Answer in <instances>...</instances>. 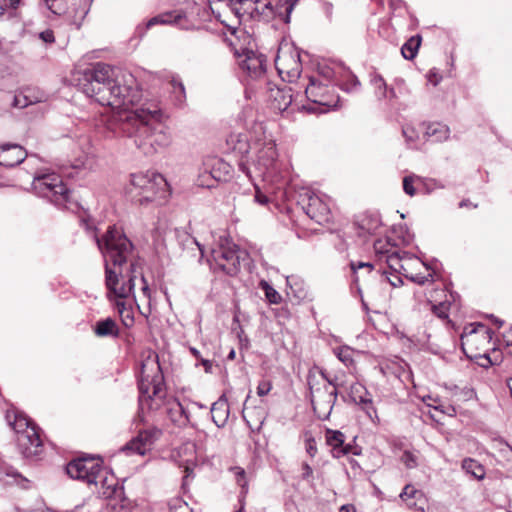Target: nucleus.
<instances>
[{"instance_id":"obj_17","label":"nucleus","mask_w":512,"mask_h":512,"mask_svg":"<svg viewBox=\"0 0 512 512\" xmlns=\"http://www.w3.org/2000/svg\"><path fill=\"white\" fill-rule=\"evenodd\" d=\"M446 188L442 182L432 178L409 175L403 179L404 192H433L434 190Z\"/></svg>"},{"instance_id":"obj_61","label":"nucleus","mask_w":512,"mask_h":512,"mask_svg":"<svg viewBox=\"0 0 512 512\" xmlns=\"http://www.w3.org/2000/svg\"><path fill=\"white\" fill-rule=\"evenodd\" d=\"M201 365L204 367L206 373L212 372L213 362L204 358L200 359Z\"/></svg>"},{"instance_id":"obj_48","label":"nucleus","mask_w":512,"mask_h":512,"mask_svg":"<svg viewBox=\"0 0 512 512\" xmlns=\"http://www.w3.org/2000/svg\"><path fill=\"white\" fill-rule=\"evenodd\" d=\"M448 308L449 306L445 302L432 306L433 313L441 319L448 318Z\"/></svg>"},{"instance_id":"obj_30","label":"nucleus","mask_w":512,"mask_h":512,"mask_svg":"<svg viewBox=\"0 0 512 512\" xmlns=\"http://www.w3.org/2000/svg\"><path fill=\"white\" fill-rule=\"evenodd\" d=\"M94 332L99 337L118 336V328L115 321L111 318L98 321L95 325Z\"/></svg>"},{"instance_id":"obj_22","label":"nucleus","mask_w":512,"mask_h":512,"mask_svg":"<svg viewBox=\"0 0 512 512\" xmlns=\"http://www.w3.org/2000/svg\"><path fill=\"white\" fill-rule=\"evenodd\" d=\"M356 224L361 231L360 234H375L382 226L379 213L367 211L359 215Z\"/></svg>"},{"instance_id":"obj_50","label":"nucleus","mask_w":512,"mask_h":512,"mask_svg":"<svg viewBox=\"0 0 512 512\" xmlns=\"http://www.w3.org/2000/svg\"><path fill=\"white\" fill-rule=\"evenodd\" d=\"M170 512H192V510L186 502L176 500L175 503L170 506Z\"/></svg>"},{"instance_id":"obj_8","label":"nucleus","mask_w":512,"mask_h":512,"mask_svg":"<svg viewBox=\"0 0 512 512\" xmlns=\"http://www.w3.org/2000/svg\"><path fill=\"white\" fill-rule=\"evenodd\" d=\"M212 257L219 269L229 276H235L240 271L241 262L247 260L248 253L234 244L214 249Z\"/></svg>"},{"instance_id":"obj_13","label":"nucleus","mask_w":512,"mask_h":512,"mask_svg":"<svg viewBox=\"0 0 512 512\" xmlns=\"http://www.w3.org/2000/svg\"><path fill=\"white\" fill-rule=\"evenodd\" d=\"M307 197L306 214L317 223L328 222L330 220L331 208L328 202L327 194H300Z\"/></svg>"},{"instance_id":"obj_27","label":"nucleus","mask_w":512,"mask_h":512,"mask_svg":"<svg viewBox=\"0 0 512 512\" xmlns=\"http://www.w3.org/2000/svg\"><path fill=\"white\" fill-rule=\"evenodd\" d=\"M386 253V262L389 268L403 275V273L407 271V267L403 263L408 259L407 253L404 252L402 255L400 254L399 251H386ZM409 260H411V258H409Z\"/></svg>"},{"instance_id":"obj_38","label":"nucleus","mask_w":512,"mask_h":512,"mask_svg":"<svg viewBox=\"0 0 512 512\" xmlns=\"http://www.w3.org/2000/svg\"><path fill=\"white\" fill-rule=\"evenodd\" d=\"M353 352V349L349 346H341L334 349V353L337 358L346 366H349L353 363Z\"/></svg>"},{"instance_id":"obj_4","label":"nucleus","mask_w":512,"mask_h":512,"mask_svg":"<svg viewBox=\"0 0 512 512\" xmlns=\"http://www.w3.org/2000/svg\"><path fill=\"white\" fill-rule=\"evenodd\" d=\"M166 119L164 112L154 104L130 109V138L145 156H153L172 143Z\"/></svg>"},{"instance_id":"obj_44","label":"nucleus","mask_w":512,"mask_h":512,"mask_svg":"<svg viewBox=\"0 0 512 512\" xmlns=\"http://www.w3.org/2000/svg\"><path fill=\"white\" fill-rule=\"evenodd\" d=\"M175 22V18L171 14H162L151 18L145 25V29H148L157 24H171Z\"/></svg>"},{"instance_id":"obj_60","label":"nucleus","mask_w":512,"mask_h":512,"mask_svg":"<svg viewBox=\"0 0 512 512\" xmlns=\"http://www.w3.org/2000/svg\"><path fill=\"white\" fill-rule=\"evenodd\" d=\"M360 403H362V404L367 406L366 407V413L368 414L369 417H372L370 410H372L374 413H376L375 409L372 406V400L371 399L360 397Z\"/></svg>"},{"instance_id":"obj_56","label":"nucleus","mask_w":512,"mask_h":512,"mask_svg":"<svg viewBox=\"0 0 512 512\" xmlns=\"http://www.w3.org/2000/svg\"><path fill=\"white\" fill-rule=\"evenodd\" d=\"M402 132L408 142H414L418 137L414 128L409 126L404 127Z\"/></svg>"},{"instance_id":"obj_23","label":"nucleus","mask_w":512,"mask_h":512,"mask_svg":"<svg viewBox=\"0 0 512 512\" xmlns=\"http://www.w3.org/2000/svg\"><path fill=\"white\" fill-rule=\"evenodd\" d=\"M229 417V405L225 395H222L211 407V418L214 424L221 428Z\"/></svg>"},{"instance_id":"obj_59","label":"nucleus","mask_w":512,"mask_h":512,"mask_svg":"<svg viewBox=\"0 0 512 512\" xmlns=\"http://www.w3.org/2000/svg\"><path fill=\"white\" fill-rule=\"evenodd\" d=\"M40 38L46 43H52L55 41L52 30H45L39 34Z\"/></svg>"},{"instance_id":"obj_28","label":"nucleus","mask_w":512,"mask_h":512,"mask_svg":"<svg viewBox=\"0 0 512 512\" xmlns=\"http://www.w3.org/2000/svg\"><path fill=\"white\" fill-rule=\"evenodd\" d=\"M254 20L269 21L274 18L273 4L271 0H255Z\"/></svg>"},{"instance_id":"obj_58","label":"nucleus","mask_w":512,"mask_h":512,"mask_svg":"<svg viewBox=\"0 0 512 512\" xmlns=\"http://www.w3.org/2000/svg\"><path fill=\"white\" fill-rule=\"evenodd\" d=\"M503 337L506 343V351L512 356V327Z\"/></svg>"},{"instance_id":"obj_1","label":"nucleus","mask_w":512,"mask_h":512,"mask_svg":"<svg viewBox=\"0 0 512 512\" xmlns=\"http://www.w3.org/2000/svg\"><path fill=\"white\" fill-rule=\"evenodd\" d=\"M139 409L134 420L137 435L130 439V457L146 456L152 451L163 432L157 426V411L164 405L170 421L185 427L190 422L189 412L176 398L165 400V382L161 367L156 359L141 363L138 376Z\"/></svg>"},{"instance_id":"obj_33","label":"nucleus","mask_w":512,"mask_h":512,"mask_svg":"<svg viewBox=\"0 0 512 512\" xmlns=\"http://www.w3.org/2000/svg\"><path fill=\"white\" fill-rule=\"evenodd\" d=\"M172 93L174 95V103L178 107H183L186 101L185 87L179 76H172L170 80Z\"/></svg>"},{"instance_id":"obj_57","label":"nucleus","mask_w":512,"mask_h":512,"mask_svg":"<svg viewBox=\"0 0 512 512\" xmlns=\"http://www.w3.org/2000/svg\"><path fill=\"white\" fill-rule=\"evenodd\" d=\"M254 202L259 205L266 206L269 205L272 200L268 197V194H254Z\"/></svg>"},{"instance_id":"obj_16","label":"nucleus","mask_w":512,"mask_h":512,"mask_svg":"<svg viewBox=\"0 0 512 512\" xmlns=\"http://www.w3.org/2000/svg\"><path fill=\"white\" fill-rule=\"evenodd\" d=\"M35 190H50L53 192H70L61 176L55 172H37L33 178Z\"/></svg>"},{"instance_id":"obj_35","label":"nucleus","mask_w":512,"mask_h":512,"mask_svg":"<svg viewBox=\"0 0 512 512\" xmlns=\"http://www.w3.org/2000/svg\"><path fill=\"white\" fill-rule=\"evenodd\" d=\"M421 44V36H412L401 48L402 56L407 60H412L417 55Z\"/></svg>"},{"instance_id":"obj_45","label":"nucleus","mask_w":512,"mask_h":512,"mask_svg":"<svg viewBox=\"0 0 512 512\" xmlns=\"http://www.w3.org/2000/svg\"><path fill=\"white\" fill-rule=\"evenodd\" d=\"M362 448L356 444V437L353 438L351 443H345L343 449L341 450L340 457L348 454L352 455H361Z\"/></svg>"},{"instance_id":"obj_40","label":"nucleus","mask_w":512,"mask_h":512,"mask_svg":"<svg viewBox=\"0 0 512 512\" xmlns=\"http://www.w3.org/2000/svg\"><path fill=\"white\" fill-rule=\"evenodd\" d=\"M287 284L290 286L291 290L294 292L297 298H305L306 291L302 287V282L295 276L287 277Z\"/></svg>"},{"instance_id":"obj_25","label":"nucleus","mask_w":512,"mask_h":512,"mask_svg":"<svg viewBox=\"0 0 512 512\" xmlns=\"http://www.w3.org/2000/svg\"><path fill=\"white\" fill-rule=\"evenodd\" d=\"M400 499L406 504L409 509H420L418 508L417 502L423 498L422 491L416 489L413 485L407 484L399 495Z\"/></svg>"},{"instance_id":"obj_7","label":"nucleus","mask_w":512,"mask_h":512,"mask_svg":"<svg viewBox=\"0 0 512 512\" xmlns=\"http://www.w3.org/2000/svg\"><path fill=\"white\" fill-rule=\"evenodd\" d=\"M67 474L76 480L98 487V477L101 476V460L94 457H83L69 462Z\"/></svg>"},{"instance_id":"obj_15","label":"nucleus","mask_w":512,"mask_h":512,"mask_svg":"<svg viewBox=\"0 0 512 512\" xmlns=\"http://www.w3.org/2000/svg\"><path fill=\"white\" fill-rule=\"evenodd\" d=\"M20 431L21 433L17 436L16 441L21 453L27 458L39 455L42 451V440L40 438L39 428L34 427L25 432Z\"/></svg>"},{"instance_id":"obj_18","label":"nucleus","mask_w":512,"mask_h":512,"mask_svg":"<svg viewBox=\"0 0 512 512\" xmlns=\"http://www.w3.org/2000/svg\"><path fill=\"white\" fill-rule=\"evenodd\" d=\"M28 156L25 149L18 144H3L0 146V165L15 167Z\"/></svg>"},{"instance_id":"obj_12","label":"nucleus","mask_w":512,"mask_h":512,"mask_svg":"<svg viewBox=\"0 0 512 512\" xmlns=\"http://www.w3.org/2000/svg\"><path fill=\"white\" fill-rule=\"evenodd\" d=\"M227 151L239 156L238 166L251 180H253L252 171L244 160L249 152L250 144L247 134L231 133L226 139Z\"/></svg>"},{"instance_id":"obj_63","label":"nucleus","mask_w":512,"mask_h":512,"mask_svg":"<svg viewBox=\"0 0 512 512\" xmlns=\"http://www.w3.org/2000/svg\"><path fill=\"white\" fill-rule=\"evenodd\" d=\"M218 165L219 166V169H222L223 171H225L226 173L229 172V169H230V165L228 163H225L223 162L222 160L218 159L216 160L215 164H214V167Z\"/></svg>"},{"instance_id":"obj_3","label":"nucleus","mask_w":512,"mask_h":512,"mask_svg":"<svg viewBox=\"0 0 512 512\" xmlns=\"http://www.w3.org/2000/svg\"><path fill=\"white\" fill-rule=\"evenodd\" d=\"M94 239L105 260V282L108 295L113 294L118 299L115 303L116 308L126 326L123 313L126 310L124 299L127 294L124 284L119 286V277L122 275V265L127 261L128 238L122 227L113 225L101 238L94 234Z\"/></svg>"},{"instance_id":"obj_21","label":"nucleus","mask_w":512,"mask_h":512,"mask_svg":"<svg viewBox=\"0 0 512 512\" xmlns=\"http://www.w3.org/2000/svg\"><path fill=\"white\" fill-rule=\"evenodd\" d=\"M223 2L232 13L239 19H254L255 0H218Z\"/></svg>"},{"instance_id":"obj_41","label":"nucleus","mask_w":512,"mask_h":512,"mask_svg":"<svg viewBox=\"0 0 512 512\" xmlns=\"http://www.w3.org/2000/svg\"><path fill=\"white\" fill-rule=\"evenodd\" d=\"M350 267H351V270L353 272V282L357 284L358 280H359V276L357 274V271L359 269H367V272L370 273L373 271L374 269V265L370 262H362V261H358V262H354V261H351L350 262Z\"/></svg>"},{"instance_id":"obj_26","label":"nucleus","mask_w":512,"mask_h":512,"mask_svg":"<svg viewBox=\"0 0 512 512\" xmlns=\"http://www.w3.org/2000/svg\"><path fill=\"white\" fill-rule=\"evenodd\" d=\"M6 418L17 436H19V434L21 433L20 430L25 432L28 429H33L34 427H37L26 415L22 413H13L14 420L11 421V414L8 412L6 414Z\"/></svg>"},{"instance_id":"obj_64","label":"nucleus","mask_w":512,"mask_h":512,"mask_svg":"<svg viewBox=\"0 0 512 512\" xmlns=\"http://www.w3.org/2000/svg\"><path fill=\"white\" fill-rule=\"evenodd\" d=\"M459 207L460 208H464V207H467V208H476L477 207V204L475 203H472L470 200H462L460 201L459 203Z\"/></svg>"},{"instance_id":"obj_36","label":"nucleus","mask_w":512,"mask_h":512,"mask_svg":"<svg viewBox=\"0 0 512 512\" xmlns=\"http://www.w3.org/2000/svg\"><path fill=\"white\" fill-rule=\"evenodd\" d=\"M292 103L290 91L278 89L274 95V108L280 112H285Z\"/></svg>"},{"instance_id":"obj_29","label":"nucleus","mask_w":512,"mask_h":512,"mask_svg":"<svg viewBox=\"0 0 512 512\" xmlns=\"http://www.w3.org/2000/svg\"><path fill=\"white\" fill-rule=\"evenodd\" d=\"M297 0H277L273 5L274 17L281 18L285 23L290 22V15Z\"/></svg>"},{"instance_id":"obj_39","label":"nucleus","mask_w":512,"mask_h":512,"mask_svg":"<svg viewBox=\"0 0 512 512\" xmlns=\"http://www.w3.org/2000/svg\"><path fill=\"white\" fill-rule=\"evenodd\" d=\"M317 78L324 81V83H328V85L332 86L333 84H336L335 81V71L333 68L327 65L319 66L318 68V75Z\"/></svg>"},{"instance_id":"obj_43","label":"nucleus","mask_w":512,"mask_h":512,"mask_svg":"<svg viewBox=\"0 0 512 512\" xmlns=\"http://www.w3.org/2000/svg\"><path fill=\"white\" fill-rule=\"evenodd\" d=\"M230 470L234 473L237 484L242 488V493H246L247 481L245 470L238 466L232 467Z\"/></svg>"},{"instance_id":"obj_53","label":"nucleus","mask_w":512,"mask_h":512,"mask_svg":"<svg viewBox=\"0 0 512 512\" xmlns=\"http://www.w3.org/2000/svg\"><path fill=\"white\" fill-rule=\"evenodd\" d=\"M30 103L31 101H28L26 96L19 94L14 96L12 105L16 108H25Z\"/></svg>"},{"instance_id":"obj_14","label":"nucleus","mask_w":512,"mask_h":512,"mask_svg":"<svg viewBox=\"0 0 512 512\" xmlns=\"http://www.w3.org/2000/svg\"><path fill=\"white\" fill-rule=\"evenodd\" d=\"M277 152L274 142L267 141L258 149L256 159L253 161L256 177H264L270 173L275 165Z\"/></svg>"},{"instance_id":"obj_9","label":"nucleus","mask_w":512,"mask_h":512,"mask_svg":"<svg viewBox=\"0 0 512 512\" xmlns=\"http://www.w3.org/2000/svg\"><path fill=\"white\" fill-rule=\"evenodd\" d=\"M315 376L309 374L308 375V386L311 393V405L317 417L319 419L325 420L331 414L333 406L337 399V391L329 390V388L324 387V390L315 387Z\"/></svg>"},{"instance_id":"obj_19","label":"nucleus","mask_w":512,"mask_h":512,"mask_svg":"<svg viewBox=\"0 0 512 512\" xmlns=\"http://www.w3.org/2000/svg\"><path fill=\"white\" fill-rule=\"evenodd\" d=\"M98 485L101 486V494L105 498L117 499L124 495L123 487H118V481L113 473H109L101 465V476L98 477Z\"/></svg>"},{"instance_id":"obj_62","label":"nucleus","mask_w":512,"mask_h":512,"mask_svg":"<svg viewBox=\"0 0 512 512\" xmlns=\"http://www.w3.org/2000/svg\"><path fill=\"white\" fill-rule=\"evenodd\" d=\"M441 77H439L435 72L430 71L428 74V80L433 84L437 85L440 81Z\"/></svg>"},{"instance_id":"obj_10","label":"nucleus","mask_w":512,"mask_h":512,"mask_svg":"<svg viewBox=\"0 0 512 512\" xmlns=\"http://www.w3.org/2000/svg\"><path fill=\"white\" fill-rule=\"evenodd\" d=\"M238 65L252 79L261 78L266 72L267 61L263 54L251 49L236 51Z\"/></svg>"},{"instance_id":"obj_52","label":"nucleus","mask_w":512,"mask_h":512,"mask_svg":"<svg viewBox=\"0 0 512 512\" xmlns=\"http://www.w3.org/2000/svg\"><path fill=\"white\" fill-rule=\"evenodd\" d=\"M305 449H306V452L311 456V457H314L317 453V446H316V441L313 437H308L306 438L305 440Z\"/></svg>"},{"instance_id":"obj_32","label":"nucleus","mask_w":512,"mask_h":512,"mask_svg":"<svg viewBox=\"0 0 512 512\" xmlns=\"http://www.w3.org/2000/svg\"><path fill=\"white\" fill-rule=\"evenodd\" d=\"M426 135L434 138L437 142L445 141L449 138L450 129L442 123H432L426 129Z\"/></svg>"},{"instance_id":"obj_55","label":"nucleus","mask_w":512,"mask_h":512,"mask_svg":"<svg viewBox=\"0 0 512 512\" xmlns=\"http://www.w3.org/2000/svg\"><path fill=\"white\" fill-rule=\"evenodd\" d=\"M46 4H47V7L48 9L56 14V15H60L64 12L63 8L60 7V5L57 3L58 0H45Z\"/></svg>"},{"instance_id":"obj_24","label":"nucleus","mask_w":512,"mask_h":512,"mask_svg":"<svg viewBox=\"0 0 512 512\" xmlns=\"http://www.w3.org/2000/svg\"><path fill=\"white\" fill-rule=\"evenodd\" d=\"M326 443L332 448L333 456L339 458L345 445V435L339 430L326 429Z\"/></svg>"},{"instance_id":"obj_46","label":"nucleus","mask_w":512,"mask_h":512,"mask_svg":"<svg viewBox=\"0 0 512 512\" xmlns=\"http://www.w3.org/2000/svg\"><path fill=\"white\" fill-rule=\"evenodd\" d=\"M403 276H405L410 281L417 283L419 285H424L426 282L429 281V278H432V274H430V273L427 275H423L421 273L410 274V273H408V270L405 273H403Z\"/></svg>"},{"instance_id":"obj_49","label":"nucleus","mask_w":512,"mask_h":512,"mask_svg":"<svg viewBox=\"0 0 512 512\" xmlns=\"http://www.w3.org/2000/svg\"><path fill=\"white\" fill-rule=\"evenodd\" d=\"M301 478H302V480L307 481L310 484H312V482H313V469L306 462L302 463Z\"/></svg>"},{"instance_id":"obj_5","label":"nucleus","mask_w":512,"mask_h":512,"mask_svg":"<svg viewBox=\"0 0 512 512\" xmlns=\"http://www.w3.org/2000/svg\"><path fill=\"white\" fill-rule=\"evenodd\" d=\"M305 94L313 105H318V108L312 105L304 106L310 113H324L330 108L336 107L339 102V96L335 94L333 86L324 83V81L315 76L309 77V84L306 87Z\"/></svg>"},{"instance_id":"obj_47","label":"nucleus","mask_w":512,"mask_h":512,"mask_svg":"<svg viewBox=\"0 0 512 512\" xmlns=\"http://www.w3.org/2000/svg\"><path fill=\"white\" fill-rule=\"evenodd\" d=\"M215 182V176L211 173H205L197 182V186L202 188L212 189L214 188L213 183Z\"/></svg>"},{"instance_id":"obj_2","label":"nucleus","mask_w":512,"mask_h":512,"mask_svg":"<svg viewBox=\"0 0 512 512\" xmlns=\"http://www.w3.org/2000/svg\"><path fill=\"white\" fill-rule=\"evenodd\" d=\"M113 76L114 70L110 65L98 62L84 69H76L72 81L85 95L103 106H109L115 121L125 123L128 121V87L116 85Z\"/></svg>"},{"instance_id":"obj_20","label":"nucleus","mask_w":512,"mask_h":512,"mask_svg":"<svg viewBox=\"0 0 512 512\" xmlns=\"http://www.w3.org/2000/svg\"><path fill=\"white\" fill-rule=\"evenodd\" d=\"M43 198L58 209L78 213L84 210L81 202L74 197L75 194H41Z\"/></svg>"},{"instance_id":"obj_42","label":"nucleus","mask_w":512,"mask_h":512,"mask_svg":"<svg viewBox=\"0 0 512 512\" xmlns=\"http://www.w3.org/2000/svg\"><path fill=\"white\" fill-rule=\"evenodd\" d=\"M407 469H413L418 466V457L414 452L405 450L400 458Z\"/></svg>"},{"instance_id":"obj_51","label":"nucleus","mask_w":512,"mask_h":512,"mask_svg":"<svg viewBox=\"0 0 512 512\" xmlns=\"http://www.w3.org/2000/svg\"><path fill=\"white\" fill-rule=\"evenodd\" d=\"M272 389V383L268 380H262L257 387L258 396L262 397L267 395Z\"/></svg>"},{"instance_id":"obj_6","label":"nucleus","mask_w":512,"mask_h":512,"mask_svg":"<svg viewBox=\"0 0 512 512\" xmlns=\"http://www.w3.org/2000/svg\"><path fill=\"white\" fill-rule=\"evenodd\" d=\"M275 66L284 81L297 80L302 72L300 53L297 48L289 45L280 47L275 59Z\"/></svg>"},{"instance_id":"obj_54","label":"nucleus","mask_w":512,"mask_h":512,"mask_svg":"<svg viewBox=\"0 0 512 512\" xmlns=\"http://www.w3.org/2000/svg\"><path fill=\"white\" fill-rule=\"evenodd\" d=\"M359 85H360V82L357 79V77L354 75H350L349 80L347 81V83L343 84L342 89L350 92V91H354L355 89H357Z\"/></svg>"},{"instance_id":"obj_37","label":"nucleus","mask_w":512,"mask_h":512,"mask_svg":"<svg viewBox=\"0 0 512 512\" xmlns=\"http://www.w3.org/2000/svg\"><path fill=\"white\" fill-rule=\"evenodd\" d=\"M259 286L264 291L269 303L279 304L282 301L281 295L267 281L261 280Z\"/></svg>"},{"instance_id":"obj_11","label":"nucleus","mask_w":512,"mask_h":512,"mask_svg":"<svg viewBox=\"0 0 512 512\" xmlns=\"http://www.w3.org/2000/svg\"><path fill=\"white\" fill-rule=\"evenodd\" d=\"M130 184L135 189L146 190L148 192H167L171 190L164 176L156 172L133 174L130 178Z\"/></svg>"},{"instance_id":"obj_34","label":"nucleus","mask_w":512,"mask_h":512,"mask_svg":"<svg viewBox=\"0 0 512 512\" xmlns=\"http://www.w3.org/2000/svg\"><path fill=\"white\" fill-rule=\"evenodd\" d=\"M371 84L375 88V95L378 99H383V98H387V97H390V98L395 97L394 89L393 88H391L389 90L387 89V85L381 75H377V74L374 75L371 78Z\"/></svg>"},{"instance_id":"obj_31","label":"nucleus","mask_w":512,"mask_h":512,"mask_svg":"<svg viewBox=\"0 0 512 512\" xmlns=\"http://www.w3.org/2000/svg\"><path fill=\"white\" fill-rule=\"evenodd\" d=\"M462 469L477 480H483L485 478L484 466L472 458H465L462 461Z\"/></svg>"}]
</instances>
